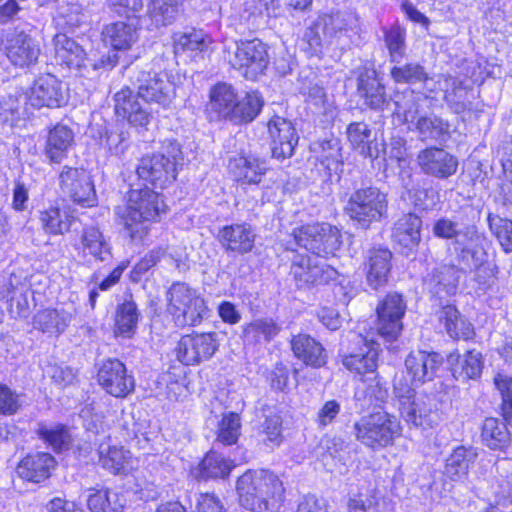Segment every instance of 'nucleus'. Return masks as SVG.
Returning <instances> with one entry per match:
<instances>
[{
  "instance_id": "nucleus-1",
  "label": "nucleus",
  "mask_w": 512,
  "mask_h": 512,
  "mask_svg": "<svg viewBox=\"0 0 512 512\" xmlns=\"http://www.w3.org/2000/svg\"><path fill=\"white\" fill-rule=\"evenodd\" d=\"M239 503L253 512L277 511L284 500L282 481L268 470H249L237 480Z\"/></svg>"
},
{
  "instance_id": "nucleus-2",
  "label": "nucleus",
  "mask_w": 512,
  "mask_h": 512,
  "mask_svg": "<svg viewBox=\"0 0 512 512\" xmlns=\"http://www.w3.org/2000/svg\"><path fill=\"white\" fill-rule=\"evenodd\" d=\"M165 209L162 196L147 186L130 189L122 216L125 231L132 240H142L148 232V223L155 221Z\"/></svg>"
},
{
  "instance_id": "nucleus-3",
  "label": "nucleus",
  "mask_w": 512,
  "mask_h": 512,
  "mask_svg": "<svg viewBox=\"0 0 512 512\" xmlns=\"http://www.w3.org/2000/svg\"><path fill=\"white\" fill-rule=\"evenodd\" d=\"M452 243L460 263L469 269H477L479 283H483L486 289L490 288L495 282L499 268L497 265L482 268L487 258L484 248V244L487 243L485 235L474 223L465 221Z\"/></svg>"
},
{
  "instance_id": "nucleus-4",
  "label": "nucleus",
  "mask_w": 512,
  "mask_h": 512,
  "mask_svg": "<svg viewBox=\"0 0 512 512\" xmlns=\"http://www.w3.org/2000/svg\"><path fill=\"white\" fill-rule=\"evenodd\" d=\"M183 162V152L177 140L166 139L160 151L144 155L136 167L139 179L155 188L164 189L177 178Z\"/></svg>"
},
{
  "instance_id": "nucleus-5",
  "label": "nucleus",
  "mask_w": 512,
  "mask_h": 512,
  "mask_svg": "<svg viewBox=\"0 0 512 512\" xmlns=\"http://www.w3.org/2000/svg\"><path fill=\"white\" fill-rule=\"evenodd\" d=\"M292 242H287L286 249L295 251L302 247L319 258L334 255L341 246L340 231L327 223L308 224L295 228L292 232Z\"/></svg>"
},
{
  "instance_id": "nucleus-6",
  "label": "nucleus",
  "mask_w": 512,
  "mask_h": 512,
  "mask_svg": "<svg viewBox=\"0 0 512 512\" xmlns=\"http://www.w3.org/2000/svg\"><path fill=\"white\" fill-rule=\"evenodd\" d=\"M387 195L374 186L362 187L353 191L345 206L351 220L364 229L371 223L380 221L387 213Z\"/></svg>"
},
{
  "instance_id": "nucleus-7",
  "label": "nucleus",
  "mask_w": 512,
  "mask_h": 512,
  "mask_svg": "<svg viewBox=\"0 0 512 512\" xmlns=\"http://www.w3.org/2000/svg\"><path fill=\"white\" fill-rule=\"evenodd\" d=\"M355 436L363 445L372 449L386 447L400 435L398 419L387 412H375L362 417L354 425Z\"/></svg>"
},
{
  "instance_id": "nucleus-8",
  "label": "nucleus",
  "mask_w": 512,
  "mask_h": 512,
  "mask_svg": "<svg viewBox=\"0 0 512 512\" xmlns=\"http://www.w3.org/2000/svg\"><path fill=\"white\" fill-rule=\"evenodd\" d=\"M168 311L178 326H195L207 312L205 301L186 283H174L168 290Z\"/></svg>"
},
{
  "instance_id": "nucleus-9",
  "label": "nucleus",
  "mask_w": 512,
  "mask_h": 512,
  "mask_svg": "<svg viewBox=\"0 0 512 512\" xmlns=\"http://www.w3.org/2000/svg\"><path fill=\"white\" fill-rule=\"evenodd\" d=\"M129 80L137 97L146 104L156 103L166 107L175 96L174 84L160 73L132 67L129 68Z\"/></svg>"
},
{
  "instance_id": "nucleus-10",
  "label": "nucleus",
  "mask_w": 512,
  "mask_h": 512,
  "mask_svg": "<svg viewBox=\"0 0 512 512\" xmlns=\"http://www.w3.org/2000/svg\"><path fill=\"white\" fill-rule=\"evenodd\" d=\"M226 59L250 80L263 74L269 64L267 46L257 38L236 43L234 49L227 52Z\"/></svg>"
},
{
  "instance_id": "nucleus-11",
  "label": "nucleus",
  "mask_w": 512,
  "mask_h": 512,
  "mask_svg": "<svg viewBox=\"0 0 512 512\" xmlns=\"http://www.w3.org/2000/svg\"><path fill=\"white\" fill-rule=\"evenodd\" d=\"M1 49L8 61L15 67L27 68L37 63L40 47L36 40L18 27L5 30Z\"/></svg>"
},
{
  "instance_id": "nucleus-12",
  "label": "nucleus",
  "mask_w": 512,
  "mask_h": 512,
  "mask_svg": "<svg viewBox=\"0 0 512 512\" xmlns=\"http://www.w3.org/2000/svg\"><path fill=\"white\" fill-rule=\"evenodd\" d=\"M97 382L107 394L116 398H126L135 390L134 376L117 358H106L100 361Z\"/></svg>"
},
{
  "instance_id": "nucleus-13",
  "label": "nucleus",
  "mask_w": 512,
  "mask_h": 512,
  "mask_svg": "<svg viewBox=\"0 0 512 512\" xmlns=\"http://www.w3.org/2000/svg\"><path fill=\"white\" fill-rule=\"evenodd\" d=\"M219 348L217 333L184 335L176 347L177 359L185 365H196L209 360Z\"/></svg>"
},
{
  "instance_id": "nucleus-14",
  "label": "nucleus",
  "mask_w": 512,
  "mask_h": 512,
  "mask_svg": "<svg viewBox=\"0 0 512 512\" xmlns=\"http://www.w3.org/2000/svg\"><path fill=\"white\" fill-rule=\"evenodd\" d=\"M60 189L73 202L91 207L96 203V192L90 175L85 169L64 167L59 175Z\"/></svg>"
},
{
  "instance_id": "nucleus-15",
  "label": "nucleus",
  "mask_w": 512,
  "mask_h": 512,
  "mask_svg": "<svg viewBox=\"0 0 512 512\" xmlns=\"http://www.w3.org/2000/svg\"><path fill=\"white\" fill-rule=\"evenodd\" d=\"M291 274L300 288L327 283L336 275V271L319 257L304 254L294 255Z\"/></svg>"
},
{
  "instance_id": "nucleus-16",
  "label": "nucleus",
  "mask_w": 512,
  "mask_h": 512,
  "mask_svg": "<svg viewBox=\"0 0 512 512\" xmlns=\"http://www.w3.org/2000/svg\"><path fill=\"white\" fill-rule=\"evenodd\" d=\"M406 304L399 293H389L377 306V330L387 341H394L402 330Z\"/></svg>"
},
{
  "instance_id": "nucleus-17",
  "label": "nucleus",
  "mask_w": 512,
  "mask_h": 512,
  "mask_svg": "<svg viewBox=\"0 0 512 512\" xmlns=\"http://www.w3.org/2000/svg\"><path fill=\"white\" fill-rule=\"evenodd\" d=\"M404 120L422 141L446 140L450 136V123L434 114L422 115L416 102L404 111Z\"/></svg>"
},
{
  "instance_id": "nucleus-18",
  "label": "nucleus",
  "mask_w": 512,
  "mask_h": 512,
  "mask_svg": "<svg viewBox=\"0 0 512 512\" xmlns=\"http://www.w3.org/2000/svg\"><path fill=\"white\" fill-rule=\"evenodd\" d=\"M357 93L363 104L373 110H383L389 104L385 85L382 83L373 64L359 68Z\"/></svg>"
},
{
  "instance_id": "nucleus-19",
  "label": "nucleus",
  "mask_w": 512,
  "mask_h": 512,
  "mask_svg": "<svg viewBox=\"0 0 512 512\" xmlns=\"http://www.w3.org/2000/svg\"><path fill=\"white\" fill-rule=\"evenodd\" d=\"M28 101L36 108H57L66 103V87L51 74L39 76L31 87Z\"/></svg>"
},
{
  "instance_id": "nucleus-20",
  "label": "nucleus",
  "mask_w": 512,
  "mask_h": 512,
  "mask_svg": "<svg viewBox=\"0 0 512 512\" xmlns=\"http://www.w3.org/2000/svg\"><path fill=\"white\" fill-rule=\"evenodd\" d=\"M268 132L272 157L277 160L292 157L298 143V135L292 123L280 116H274L268 122Z\"/></svg>"
},
{
  "instance_id": "nucleus-21",
  "label": "nucleus",
  "mask_w": 512,
  "mask_h": 512,
  "mask_svg": "<svg viewBox=\"0 0 512 512\" xmlns=\"http://www.w3.org/2000/svg\"><path fill=\"white\" fill-rule=\"evenodd\" d=\"M217 239L226 253L244 255L253 249L256 233L246 222L234 223L220 228Z\"/></svg>"
},
{
  "instance_id": "nucleus-22",
  "label": "nucleus",
  "mask_w": 512,
  "mask_h": 512,
  "mask_svg": "<svg viewBox=\"0 0 512 512\" xmlns=\"http://www.w3.org/2000/svg\"><path fill=\"white\" fill-rule=\"evenodd\" d=\"M417 163L425 174L439 179L452 176L458 167L456 157L438 147L421 150L417 155Z\"/></svg>"
},
{
  "instance_id": "nucleus-23",
  "label": "nucleus",
  "mask_w": 512,
  "mask_h": 512,
  "mask_svg": "<svg viewBox=\"0 0 512 512\" xmlns=\"http://www.w3.org/2000/svg\"><path fill=\"white\" fill-rule=\"evenodd\" d=\"M139 97L131 87H124L114 96V109L118 117L126 119L133 126H146L151 117L148 109L138 102Z\"/></svg>"
},
{
  "instance_id": "nucleus-24",
  "label": "nucleus",
  "mask_w": 512,
  "mask_h": 512,
  "mask_svg": "<svg viewBox=\"0 0 512 512\" xmlns=\"http://www.w3.org/2000/svg\"><path fill=\"white\" fill-rule=\"evenodd\" d=\"M443 357L437 352L412 351L405 359V367L413 383L422 384L435 377Z\"/></svg>"
},
{
  "instance_id": "nucleus-25",
  "label": "nucleus",
  "mask_w": 512,
  "mask_h": 512,
  "mask_svg": "<svg viewBox=\"0 0 512 512\" xmlns=\"http://www.w3.org/2000/svg\"><path fill=\"white\" fill-rule=\"evenodd\" d=\"M392 252L387 248H372L366 256V283L378 290L389 280L392 268Z\"/></svg>"
},
{
  "instance_id": "nucleus-26",
  "label": "nucleus",
  "mask_w": 512,
  "mask_h": 512,
  "mask_svg": "<svg viewBox=\"0 0 512 512\" xmlns=\"http://www.w3.org/2000/svg\"><path fill=\"white\" fill-rule=\"evenodd\" d=\"M340 145L337 139L326 140L317 144L314 148L316 153V168L322 176L323 181L332 182L333 179H340L342 171V161L340 154Z\"/></svg>"
},
{
  "instance_id": "nucleus-27",
  "label": "nucleus",
  "mask_w": 512,
  "mask_h": 512,
  "mask_svg": "<svg viewBox=\"0 0 512 512\" xmlns=\"http://www.w3.org/2000/svg\"><path fill=\"white\" fill-rule=\"evenodd\" d=\"M290 346L294 356L307 366L320 368L327 363L328 355L325 348L309 334L294 335L290 340Z\"/></svg>"
},
{
  "instance_id": "nucleus-28",
  "label": "nucleus",
  "mask_w": 512,
  "mask_h": 512,
  "mask_svg": "<svg viewBox=\"0 0 512 512\" xmlns=\"http://www.w3.org/2000/svg\"><path fill=\"white\" fill-rule=\"evenodd\" d=\"M278 6L275 0H244L239 7V19L247 29L255 31L266 25L269 17L275 16Z\"/></svg>"
},
{
  "instance_id": "nucleus-29",
  "label": "nucleus",
  "mask_w": 512,
  "mask_h": 512,
  "mask_svg": "<svg viewBox=\"0 0 512 512\" xmlns=\"http://www.w3.org/2000/svg\"><path fill=\"white\" fill-rule=\"evenodd\" d=\"M447 362L451 366L452 374L456 380L462 382L478 379L483 370L482 354L476 350L467 351L460 355L454 351L447 356Z\"/></svg>"
},
{
  "instance_id": "nucleus-30",
  "label": "nucleus",
  "mask_w": 512,
  "mask_h": 512,
  "mask_svg": "<svg viewBox=\"0 0 512 512\" xmlns=\"http://www.w3.org/2000/svg\"><path fill=\"white\" fill-rule=\"evenodd\" d=\"M100 465L114 475L127 474L132 469V456L123 447L101 442L97 449Z\"/></svg>"
},
{
  "instance_id": "nucleus-31",
  "label": "nucleus",
  "mask_w": 512,
  "mask_h": 512,
  "mask_svg": "<svg viewBox=\"0 0 512 512\" xmlns=\"http://www.w3.org/2000/svg\"><path fill=\"white\" fill-rule=\"evenodd\" d=\"M138 39L137 27L133 23L116 21L104 26L102 40L114 50H128Z\"/></svg>"
},
{
  "instance_id": "nucleus-32",
  "label": "nucleus",
  "mask_w": 512,
  "mask_h": 512,
  "mask_svg": "<svg viewBox=\"0 0 512 512\" xmlns=\"http://www.w3.org/2000/svg\"><path fill=\"white\" fill-rule=\"evenodd\" d=\"M55 460L48 454L39 452L25 457L17 466L18 475L27 481L39 483L50 476Z\"/></svg>"
},
{
  "instance_id": "nucleus-33",
  "label": "nucleus",
  "mask_w": 512,
  "mask_h": 512,
  "mask_svg": "<svg viewBox=\"0 0 512 512\" xmlns=\"http://www.w3.org/2000/svg\"><path fill=\"white\" fill-rule=\"evenodd\" d=\"M74 143V133L66 125L58 124L49 130L45 145L46 157L54 163H60Z\"/></svg>"
},
{
  "instance_id": "nucleus-34",
  "label": "nucleus",
  "mask_w": 512,
  "mask_h": 512,
  "mask_svg": "<svg viewBox=\"0 0 512 512\" xmlns=\"http://www.w3.org/2000/svg\"><path fill=\"white\" fill-rule=\"evenodd\" d=\"M80 243L84 256L89 255L99 262L107 261L112 257L110 244L97 226H85Z\"/></svg>"
},
{
  "instance_id": "nucleus-35",
  "label": "nucleus",
  "mask_w": 512,
  "mask_h": 512,
  "mask_svg": "<svg viewBox=\"0 0 512 512\" xmlns=\"http://www.w3.org/2000/svg\"><path fill=\"white\" fill-rule=\"evenodd\" d=\"M422 220L413 213L404 214L394 224L393 240L405 248L416 247L421 240Z\"/></svg>"
},
{
  "instance_id": "nucleus-36",
  "label": "nucleus",
  "mask_w": 512,
  "mask_h": 512,
  "mask_svg": "<svg viewBox=\"0 0 512 512\" xmlns=\"http://www.w3.org/2000/svg\"><path fill=\"white\" fill-rule=\"evenodd\" d=\"M125 504L123 494L107 487L91 489L87 499L91 512H123Z\"/></svg>"
},
{
  "instance_id": "nucleus-37",
  "label": "nucleus",
  "mask_w": 512,
  "mask_h": 512,
  "mask_svg": "<svg viewBox=\"0 0 512 512\" xmlns=\"http://www.w3.org/2000/svg\"><path fill=\"white\" fill-rule=\"evenodd\" d=\"M72 313L64 308H48L39 311L34 317V326L43 333H62L72 320Z\"/></svg>"
},
{
  "instance_id": "nucleus-38",
  "label": "nucleus",
  "mask_w": 512,
  "mask_h": 512,
  "mask_svg": "<svg viewBox=\"0 0 512 512\" xmlns=\"http://www.w3.org/2000/svg\"><path fill=\"white\" fill-rule=\"evenodd\" d=\"M482 441L492 450H504L510 445L511 434L507 422L498 418H487L482 427Z\"/></svg>"
},
{
  "instance_id": "nucleus-39",
  "label": "nucleus",
  "mask_w": 512,
  "mask_h": 512,
  "mask_svg": "<svg viewBox=\"0 0 512 512\" xmlns=\"http://www.w3.org/2000/svg\"><path fill=\"white\" fill-rule=\"evenodd\" d=\"M140 316L137 304L132 298L124 300L116 308L115 333L126 338L132 337L136 332Z\"/></svg>"
},
{
  "instance_id": "nucleus-40",
  "label": "nucleus",
  "mask_w": 512,
  "mask_h": 512,
  "mask_svg": "<svg viewBox=\"0 0 512 512\" xmlns=\"http://www.w3.org/2000/svg\"><path fill=\"white\" fill-rule=\"evenodd\" d=\"M237 99L234 88L227 83H218L210 90V108L219 118L229 120Z\"/></svg>"
},
{
  "instance_id": "nucleus-41",
  "label": "nucleus",
  "mask_w": 512,
  "mask_h": 512,
  "mask_svg": "<svg viewBox=\"0 0 512 512\" xmlns=\"http://www.w3.org/2000/svg\"><path fill=\"white\" fill-rule=\"evenodd\" d=\"M55 58L60 64L70 69L79 66L81 57H84V49L75 40L66 34H56L53 38Z\"/></svg>"
},
{
  "instance_id": "nucleus-42",
  "label": "nucleus",
  "mask_w": 512,
  "mask_h": 512,
  "mask_svg": "<svg viewBox=\"0 0 512 512\" xmlns=\"http://www.w3.org/2000/svg\"><path fill=\"white\" fill-rule=\"evenodd\" d=\"M264 101L257 92L246 93L237 99L229 120L235 124L249 123L260 113Z\"/></svg>"
},
{
  "instance_id": "nucleus-43",
  "label": "nucleus",
  "mask_w": 512,
  "mask_h": 512,
  "mask_svg": "<svg viewBox=\"0 0 512 512\" xmlns=\"http://www.w3.org/2000/svg\"><path fill=\"white\" fill-rule=\"evenodd\" d=\"M477 453L473 448L459 446L446 459L444 473L452 480L460 479L467 475L470 464L476 458Z\"/></svg>"
},
{
  "instance_id": "nucleus-44",
  "label": "nucleus",
  "mask_w": 512,
  "mask_h": 512,
  "mask_svg": "<svg viewBox=\"0 0 512 512\" xmlns=\"http://www.w3.org/2000/svg\"><path fill=\"white\" fill-rule=\"evenodd\" d=\"M446 89L444 99L456 114H460L471 106V90L462 81L454 77L445 78Z\"/></svg>"
},
{
  "instance_id": "nucleus-45",
  "label": "nucleus",
  "mask_w": 512,
  "mask_h": 512,
  "mask_svg": "<svg viewBox=\"0 0 512 512\" xmlns=\"http://www.w3.org/2000/svg\"><path fill=\"white\" fill-rule=\"evenodd\" d=\"M379 498L374 488L361 486L351 489L347 498V512H378Z\"/></svg>"
},
{
  "instance_id": "nucleus-46",
  "label": "nucleus",
  "mask_w": 512,
  "mask_h": 512,
  "mask_svg": "<svg viewBox=\"0 0 512 512\" xmlns=\"http://www.w3.org/2000/svg\"><path fill=\"white\" fill-rule=\"evenodd\" d=\"M118 62L116 54L108 56H99L96 53H86L81 57L79 66H74L81 76L86 78H95L100 71L113 68Z\"/></svg>"
},
{
  "instance_id": "nucleus-47",
  "label": "nucleus",
  "mask_w": 512,
  "mask_h": 512,
  "mask_svg": "<svg viewBox=\"0 0 512 512\" xmlns=\"http://www.w3.org/2000/svg\"><path fill=\"white\" fill-rule=\"evenodd\" d=\"M180 0H151L149 15L157 26L172 24L183 11Z\"/></svg>"
},
{
  "instance_id": "nucleus-48",
  "label": "nucleus",
  "mask_w": 512,
  "mask_h": 512,
  "mask_svg": "<svg viewBox=\"0 0 512 512\" xmlns=\"http://www.w3.org/2000/svg\"><path fill=\"white\" fill-rule=\"evenodd\" d=\"M232 168L238 180L249 184H258L267 168L265 161L252 157H239L234 160Z\"/></svg>"
},
{
  "instance_id": "nucleus-49",
  "label": "nucleus",
  "mask_w": 512,
  "mask_h": 512,
  "mask_svg": "<svg viewBox=\"0 0 512 512\" xmlns=\"http://www.w3.org/2000/svg\"><path fill=\"white\" fill-rule=\"evenodd\" d=\"M39 219L45 232L53 235H62L67 232L73 221V217L59 207H50L41 211Z\"/></svg>"
},
{
  "instance_id": "nucleus-50",
  "label": "nucleus",
  "mask_w": 512,
  "mask_h": 512,
  "mask_svg": "<svg viewBox=\"0 0 512 512\" xmlns=\"http://www.w3.org/2000/svg\"><path fill=\"white\" fill-rule=\"evenodd\" d=\"M232 468L233 464L230 460L215 451H210L199 465V475L205 479L224 478L229 475Z\"/></svg>"
},
{
  "instance_id": "nucleus-51",
  "label": "nucleus",
  "mask_w": 512,
  "mask_h": 512,
  "mask_svg": "<svg viewBox=\"0 0 512 512\" xmlns=\"http://www.w3.org/2000/svg\"><path fill=\"white\" fill-rule=\"evenodd\" d=\"M399 409L407 423L423 429L432 426L431 408L427 407L423 400L415 399Z\"/></svg>"
},
{
  "instance_id": "nucleus-52",
  "label": "nucleus",
  "mask_w": 512,
  "mask_h": 512,
  "mask_svg": "<svg viewBox=\"0 0 512 512\" xmlns=\"http://www.w3.org/2000/svg\"><path fill=\"white\" fill-rule=\"evenodd\" d=\"M365 352L354 353L347 355L343 358V365L359 375H365L367 373H374L377 368V351L366 347Z\"/></svg>"
},
{
  "instance_id": "nucleus-53",
  "label": "nucleus",
  "mask_w": 512,
  "mask_h": 512,
  "mask_svg": "<svg viewBox=\"0 0 512 512\" xmlns=\"http://www.w3.org/2000/svg\"><path fill=\"white\" fill-rule=\"evenodd\" d=\"M241 434V417L236 412L223 415L218 423L216 442L225 446L236 444Z\"/></svg>"
},
{
  "instance_id": "nucleus-54",
  "label": "nucleus",
  "mask_w": 512,
  "mask_h": 512,
  "mask_svg": "<svg viewBox=\"0 0 512 512\" xmlns=\"http://www.w3.org/2000/svg\"><path fill=\"white\" fill-rule=\"evenodd\" d=\"M390 76L394 82L402 84L425 83L429 79L426 69L416 62L394 66L390 71Z\"/></svg>"
},
{
  "instance_id": "nucleus-55",
  "label": "nucleus",
  "mask_w": 512,
  "mask_h": 512,
  "mask_svg": "<svg viewBox=\"0 0 512 512\" xmlns=\"http://www.w3.org/2000/svg\"><path fill=\"white\" fill-rule=\"evenodd\" d=\"M491 233L506 253L512 252V220L489 213L487 216Z\"/></svg>"
},
{
  "instance_id": "nucleus-56",
  "label": "nucleus",
  "mask_w": 512,
  "mask_h": 512,
  "mask_svg": "<svg viewBox=\"0 0 512 512\" xmlns=\"http://www.w3.org/2000/svg\"><path fill=\"white\" fill-rule=\"evenodd\" d=\"M281 330V326L272 318H261L252 321L245 329L247 336H252L256 341L263 339L271 341Z\"/></svg>"
},
{
  "instance_id": "nucleus-57",
  "label": "nucleus",
  "mask_w": 512,
  "mask_h": 512,
  "mask_svg": "<svg viewBox=\"0 0 512 512\" xmlns=\"http://www.w3.org/2000/svg\"><path fill=\"white\" fill-rule=\"evenodd\" d=\"M350 15L337 12L325 14L318 19V27L321 28L324 38H334L347 30Z\"/></svg>"
},
{
  "instance_id": "nucleus-58",
  "label": "nucleus",
  "mask_w": 512,
  "mask_h": 512,
  "mask_svg": "<svg viewBox=\"0 0 512 512\" xmlns=\"http://www.w3.org/2000/svg\"><path fill=\"white\" fill-rule=\"evenodd\" d=\"M384 40L392 62H399L405 56V31L393 26L384 33Z\"/></svg>"
},
{
  "instance_id": "nucleus-59",
  "label": "nucleus",
  "mask_w": 512,
  "mask_h": 512,
  "mask_svg": "<svg viewBox=\"0 0 512 512\" xmlns=\"http://www.w3.org/2000/svg\"><path fill=\"white\" fill-rule=\"evenodd\" d=\"M38 435L55 450H60L69 443L70 435L64 425H39Z\"/></svg>"
},
{
  "instance_id": "nucleus-60",
  "label": "nucleus",
  "mask_w": 512,
  "mask_h": 512,
  "mask_svg": "<svg viewBox=\"0 0 512 512\" xmlns=\"http://www.w3.org/2000/svg\"><path fill=\"white\" fill-rule=\"evenodd\" d=\"M174 48L176 52L203 51L207 48L204 33L201 30L176 33L174 35Z\"/></svg>"
},
{
  "instance_id": "nucleus-61",
  "label": "nucleus",
  "mask_w": 512,
  "mask_h": 512,
  "mask_svg": "<svg viewBox=\"0 0 512 512\" xmlns=\"http://www.w3.org/2000/svg\"><path fill=\"white\" fill-rule=\"evenodd\" d=\"M465 223V219L460 216L441 217L437 219L432 227V233L435 237L442 240H453L459 229Z\"/></svg>"
},
{
  "instance_id": "nucleus-62",
  "label": "nucleus",
  "mask_w": 512,
  "mask_h": 512,
  "mask_svg": "<svg viewBox=\"0 0 512 512\" xmlns=\"http://www.w3.org/2000/svg\"><path fill=\"white\" fill-rule=\"evenodd\" d=\"M28 101V96L21 94L18 96H9L7 99L0 102V117L5 122H10L11 125L16 122L21 115L24 114V105Z\"/></svg>"
},
{
  "instance_id": "nucleus-63",
  "label": "nucleus",
  "mask_w": 512,
  "mask_h": 512,
  "mask_svg": "<svg viewBox=\"0 0 512 512\" xmlns=\"http://www.w3.org/2000/svg\"><path fill=\"white\" fill-rule=\"evenodd\" d=\"M434 280L436 281V293L454 294L459 281V271L453 266H443L434 275Z\"/></svg>"
},
{
  "instance_id": "nucleus-64",
  "label": "nucleus",
  "mask_w": 512,
  "mask_h": 512,
  "mask_svg": "<svg viewBox=\"0 0 512 512\" xmlns=\"http://www.w3.org/2000/svg\"><path fill=\"white\" fill-rule=\"evenodd\" d=\"M347 135L352 147L357 151L373 138L372 130L364 122L351 123L347 128Z\"/></svg>"
}]
</instances>
